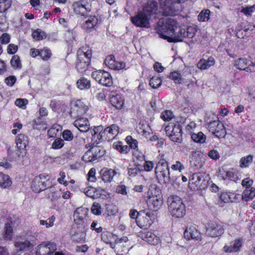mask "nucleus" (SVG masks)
I'll return each instance as SVG.
<instances>
[{"label": "nucleus", "mask_w": 255, "mask_h": 255, "mask_svg": "<svg viewBox=\"0 0 255 255\" xmlns=\"http://www.w3.org/2000/svg\"><path fill=\"white\" fill-rule=\"evenodd\" d=\"M225 231L222 223L217 221H210L206 227V234L212 238L221 236Z\"/></svg>", "instance_id": "nucleus-6"}, {"label": "nucleus", "mask_w": 255, "mask_h": 255, "mask_svg": "<svg viewBox=\"0 0 255 255\" xmlns=\"http://www.w3.org/2000/svg\"><path fill=\"white\" fill-rule=\"evenodd\" d=\"M62 137L66 141H71L74 136L71 130L65 129L62 132Z\"/></svg>", "instance_id": "nucleus-57"}, {"label": "nucleus", "mask_w": 255, "mask_h": 255, "mask_svg": "<svg viewBox=\"0 0 255 255\" xmlns=\"http://www.w3.org/2000/svg\"><path fill=\"white\" fill-rule=\"evenodd\" d=\"M162 84V80L158 77H152L149 81L150 86L153 89L159 87Z\"/></svg>", "instance_id": "nucleus-45"}, {"label": "nucleus", "mask_w": 255, "mask_h": 255, "mask_svg": "<svg viewBox=\"0 0 255 255\" xmlns=\"http://www.w3.org/2000/svg\"><path fill=\"white\" fill-rule=\"evenodd\" d=\"M208 156L214 160L219 159L220 156L217 150L212 149L208 153Z\"/></svg>", "instance_id": "nucleus-64"}, {"label": "nucleus", "mask_w": 255, "mask_h": 255, "mask_svg": "<svg viewBox=\"0 0 255 255\" xmlns=\"http://www.w3.org/2000/svg\"><path fill=\"white\" fill-rule=\"evenodd\" d=\"M87 107L81 101H77L71 107L70 115L71 117L76 118L83 115L87 111Z\"/></svg>", "instance_id": "nucleus-16"}, {"label": "nucleus", "mask_w": 255, "mask_h": 255, "mask_svg": "<svg viewBox=\"0 0 255 255\" xmlns=\"http://www.w3.org/2000/svg\"><path fill=\"white\" fill-rule=\"evenodd\" d=\"M51 55L52 53L49 49L44 48L40 50L39 56L43 60L47 61L50 58Z\"/></svg>", "instance_id": "nucleus-44"}, {"label": "nucleus", "mask_w": 255, "mask_h": 255, "mask_svg": "<svg viewBox=\"0 0 255 255\" xmlns=\"http://www.w3.org/2000/svg\"><path fill=\"white\" fill-rule=\"evenodd\" d=\"M91 151H93L94 154V157L96 160L101 157L104 155L105 151L102 149L100 146H96V145L91 148Z\"/></svg>", "instance_id": "nucleus-39"}, {"label": "nucleus", "mask_w": 255, "mask_h": 255, "mask_svg": "<svg viewBox=\"0 0 255 255\" xmlns=\"http://www.w3.org/2000/svg\"><path fill=\"white\" fill-rule=\"evenodd\" d=\"M255 10V4L252 6L244 7L241 10V12L244 13L246 15H251Z\"/></svg>", "instance_id": "nucleus-56"}, {"label": "nucleus", "mask_w": 255, "mask_h": 255, "mask_svg": "<svg viewBox=\"0 0 255 255\" xmlns=\"http://www.w3.org/2000/svg\"><path fill=\"white\" fill-rule=\"evenodd\" d=\"M253 156L251 154L242 157L239 162L240 166L242 168L249 167L253 162Z\"/></svg>", "instance_id": "nucleus-35"}, {"label": "nucleus", "mask_w": 255, "mask_h": 255, "mask_svg": "<svg viewBox=\"0 0 255 255\" xmlns=\"http://www.w3.org/2000/svg\"><path fill=\"white\" fill-rule=\"evenodd\" d=\"M92 77L99 84L106 86L110 87L113 84V80L111 74L103 70L96 71L92 73Z\"/></svg>", "instance_id": "nucleus-8"}, {"label": "nucleus", "mask_w": 255, "mask_h": 255, "mask_svg": "<svg viewBox=\"0 0 255 255\" xmlns=\"http://www.w3.org/2000/svg\"><path fill=\"white\" fill-rule=\"evenodd\" d=\"M48 176V175L40 174L39 176L35 177L32 181L31 187L32 191L38 193L44 190L46 188L47 184L43 180L46 179V177Z\"/></svg>", "instance_id": "nucleus-15"}, {"label": "nucleus", "mask_w": 255, "mask_h": 255, "mask_svg": "<svg viewBox=\"0 0 255 255\" xmlns=\"http://www.w3.org/2000/svg\"><path fill=\"white\" fill-rule=\"evenodd\" d=\"M10 36L7 33H3L0 36V42L2 44H7L10 42Z\"/></svg>", "instance_id": "nucleus-59"}, {"label": "nucleus", "mask_w": 255, "mask_h": 255, "mask_svg": "<svg viewBox=\"0 0 255 255\" xmlns=\"http://www.w3.org/2000/svg\"><path fill=\"white\" fill-rule=\"evenodd\" d=\"M158 7V3L156 0H149L143 7L142 11L146 14L148 15L150 18L152 17L156 18L157 15H160L161 13Z\"/></svg>", "instance_id": "nucleus-12"}, {"label": "nucleus", "mask_w": 255, "mask_h": 255, "mask_svg": "<svg viewBox=\"0 0 255 255\" xmlns=\"http://www.w3.org/2000/svg\"><path fill=\"white\" fill-rule=\"evenodd\" d=\"M218 176L224 180H229L236 183L240 180L241 177L238 171L234 168H231L228 171L224 170V168L219 169Z\"/></svg>", "instance_id": "nucleus-11"}, {"label": "nucleus", "mask_w": 255, "mask_h": 255, "mask_svg": "<svg viewBox=\"0 0 255 255\" xmlns=\"http://www.w3.org/2000/svg\"><path fill=\"white\" fill-rule=\"evenodd\" d=\"M10 64L11 66L15 69H21L22 67L19 56L17 55L12 56L10 60Z\"/></svg>", "instance_id": "nucleus-43"}, {"label": "nucleus", "mask_w": 255, "mask_h": 255, "mask_svg": "<svg viewBox=\"0 0 255 255\" xmlns=\"http://www.w3.org/2000/svg\"><path fill=\"white\" fill-rule=\"evenodd\" d=\"M142 212H138L135 209H131L129 215L131 219L137 220L141 216Z\"/></svg>", "instance_id": "nucleus-63"}, {"label": "nucleus", "mask_w": 255, "mask_h": 255, "mask_svg": "<svg viewBox=\"0 0 255 255\" xmlns=\"http://www.w3.org/2000/svg\"><path fill=\"white\" fill-rule=\"evenodd\" d=\"M235 66L241 70L247 72H255V63L248 60L246 58H240L235 63Z\"/></svg>", "instance_id": "nucleus-14"}, {"label": "nucleus", "mask_w": 255, "mask_h": 255, "mask_svg": "<svg viewBox=\"0 0 255 255\" xmlns=\"http://www.w3.org/2000/svg\"><path fill=\"white\" fill-rule=\"evenodd\" d=\"M28 137L23 134H19L16 139V144L20 150H24L28 144Z\"/></svg>", "instance_id": "nucleus-28"}, {"label": "nucleus", "mask_w": 255, "mask_h": 255, "mask_svg": "<svg viewBox=\"0 0 255 255\" xmlns=\"http://www.w3.org/2000/svg\"><path fill=\"white\" fill-rule=\"evenodd\" d=\"M110 102L114 107L121 109L124 105V99L121 94L112 92L110 95Z\"/></svg>", "instance_id": "nucleus-21"}, {"label": "nucleus", "mask_w": 255, "mask_h": 255, "mask_svg": "<svg viewBox=\"0 0 255 255\" xmlns=\"http://www.w3.org/2000/svg\"><path fill=\"white\" fill-rule=\"evenodd\" d=\"M11 0H0V13L5 12L11 5Z\"/></svg>", "instance_id": "nucleus-42"}, {"label": "nucleus", "mask_w": 255, "mask_h": 255, "mask_svg": "<svg viewBox=\"0 0 255 255\" xmlns=\"http://www.w3.org/2000/svg\"><path fill=\"white\" fill-rule=\"evenodd\" d=\"M173 117L172 112L169 110H166L162 113L161 114V118L164 121H169L171 120Z\"/></svg>", "instance_id": "nucleus-54"}, {"label": "nucleus", "mask_w": 255, "mask_h": 255, "mask_svg": "<svg viewBox=\"0 0 255 255\" xmlns=\"http://www.w3.org/2000/svg\"><path fill=\"white\" fill-rule=\"evenodd\" d=\"M105 63L111 69L115 68V67H114V66L117 63V61H116L114 55H110L107 56L105 60Z\"/></svg>", "instance_id": "nucleus-48"}, {"label": "nucleus", "mask_w": 255, "mask_h": 255, "mask_svg": "<svg viewBox=\"0 0 255 255\" xmlns=\"http://www.w3.org/2000/svg\"><path fill=\"white\" fill-rule=\"evenodd\" d=\"M215 64V58L212 56H210L207 59L205 58L200 59L197 63V67L203 70L209 69L210 67L214 65Z\"/></svg>", "instance_id": "nucleus-25"}, {"label": "nucleus", "mask_w": 255, "mask_h": 255, "mask_svg": "<svg viewBox=\"0 0 255 255\" xmlns=\"http://www.w3.org/2000/svg\"><path fill=\"white\" fill-rule=\"evenodd\" d=\"M153 219V214L150 212H147L144 216H140L136 220L137 225L140 228H147L149 227L152 224V219Z\"/></svg>", "instance_id": "nucleus-17"}, {"label": "nucleus", "mask_w": 255, "mask_h": 255, "mask_svg": "<svg viewBox=\"0 0 255 255\" xmlns=\"http://www.w3.org/2000/svg\"><path fill=\"white\" fill-rule=\"evenodd\" d=\"M184 237L188 240L194 239L201 240V235L200 232L196 229L195 225H190L186 227L184 233Z\"/></svg>", "instance_id": "nucleus-19"}, {"label": "nucleus", "mask_w": 255, "mask_h": 255, "mask_svg": "<svg viewBox=\"0 0 255 255\" xmlns=\"http://www.w3.org/2000/svg\"><path fill=\"white\" fill-rule=\"evenodd\" d=\"M167 203L168 209L172 217L181 218L185 215V206L180 197L176 195L168 197Z\"/></svg>", "instance_id": "nucleus-2"}, {"label": "nucleus", "mask_w": 255, "mask_h": 255, "mask_svg": "<svg viewBox=\"0 0 255 255\" xmlns=\"http://www.w3.org/2000/svg\"><path fill=\"white\" fill-rule=\"evenodd\" d=\"M36 255H52L50 254V249H49L46 245H40L39 246V249L36 252Z\"/></svg>", "instance_id": "nucleus-47"}, {"label": "nucleus", "mask_w": 255, "mask_h": 255, "mask_svg": "<svg viewBox=\"0 0 255 255\" xmlns=\"http://www.w3.org/2000/svg\"><path fill=\"white\" fill-rule=\"evenodd\" d=\"M13 224V223L11 220V218L8 219L7 222L5 223L4 235V238L7 240H10L12 238Z\"/></svg>", "instance_id": "nucleus-29"}, {"label": "nucleus", "mask_w": 255, "mask_h": 255, "mask_svg": "<svg viewBox=\"0 0 255 255\" xmlns=\"http://www.w3.org/2000/svg\"><path fill=\"white\" fill-rule=\"evenodd\" d=\"M102 207L101 205L97 202H94L91 207L92 213L96 215H99L102 214Z\"/></svg>", "instance_id": "nucleus-53"}, {"label": "nucleus", "mask_w": 255, "mask_h": 255, "mask_svg": "<svg viewBox=\"0 0 255 255\" xmlns=\"http://www.w3.org/2000/svg\"><path fill=\"white\" fill-rule=\"evenodd\" d=\"M50 106L53 111L60 113L61 112L64 108V104L61 101H57L55 100L51 101Z\"/></svg>", "instance_id": "nucleus-36"}, {"label": "nucleus", "mask_w": 255, "mask_h": 255, "mask_svg": "<svg viewBox=\"0 0 255 255\" xmlns=\"http://www.w3.org/2000/svg\"><path fill=\"white\" fill-rule=\"evenodd\" d=\"M208 128L209 131L218 138L224 137L226 134L224 125L218 120L210 122Z\"/></svg>", "instance_id": "nucleus-10"}, {"label": "nucleus", "mask_w": 255, "mask_h": 255, "mask_svg": "<svg viewBox=\"0 0 255 255\" xmlns=\"http://www.w3.org/2000/svg\"><path fill=\"white\" fill-rule=\"evenodd\" d=\"M82 158L86 162H92L96 160V159L94 157L93 152L91 151V148L85 153Z\"/></svg>", "instance_id": "nucleus-49"}, {"label": "nucleus", "mask_w": 255, "mask_h": 255, "mask_svg": "<svg viewBox=\"0 0 255 255\" xmlns=\"http://www.w3.org/2000/svg\"><path fill=\"white\" fill-rule=\"evenodd\" d=\"M149 16L142 11H139L134 16L130 17L131 22L136 26L148 28L150 27Z\"/></svg>", "instance_id": "nucleus-9"}, {"label": "nucleus", "mask_w": 255, "mask_h": 255, "mask_svg": "<svg viewBox=\"0 0 255 255\" xmlns=\"http://www.w3.org/2000/svg\"><path fill=\"white\" fill-rule=\"evenodd\" d=\"M142 171L143 169H140L138 166H134L128 168V174L129 176L134 177Z\"/></svg>", "instance_id": "nucleus-52"}, {"label": "nucleus", "mask_w": 255, "mask_h": 255, "mask_svg": "<svg viewBox=\"0 0 255 255\" xmlns=\"http://www.w3.org/2000/svg\"><path fill=\"white\" fill-rule=\"evenodd\" d=\"M156 177L165 184H168L171 181L169 167L167 161L164 159H160L156 164L155 168Z\"/></svg>", "instance_id": "nucleus-3"}, {"label": "nucleus", "mask_w": 255, "mask_h": 255, "mask_svg": "<svg viewBox=\"0 0 255 255\" xmlns=\"http://www.w3.org/2000/svg\"><path fill=\"white\" fill-rule=\"evenodd\" d=\"M156 28L160 37L169 42L182 41L186 38H192L196 32L193 26L181 28L173 18L166 19L165 21H159Z\"/></svg>", "instance_id": "nucleus-1"}, {"label": "nucleus", "mask_w": 255, "mask_h": 255, "mask_svg": "<svg viewBox=\"0 0 255 255\" xmlns=\"http://www.w3.org/2000/svg\"><path fill=\"white\" fill-rule=\"evenodd\" d=\"M77 87L81 90L89 89L91 87V82L83 77L79 79L76 83Z\"/></svg>", "instance_id": "nucleus-32"}, {"label": "nucleus", "mask_w": 255, "mask_h": 255, "mask_svg": "<svg viewBox=\"0 0 255 255\" xmlns=\"http://www.w3.org/2000/svg\"><path fill=\"white\" fill-rule=\"evenodd\" d=\"M191 137L194 141L199 143H204L206 138V135L201 131L198 132L197 133H191Z\"/></svg>", "instance_id": "nucleus-37"}, {"label": "nucleus", "mask_w": 255, "mask_h": 255, "mask_svg": "<svg viewBox=\"0 0 255 255\" xmlns=\"http://www.w3.org/2000/svg\"><path fill=\"white\" fill-rule=\"evenodd\" d=\"M16 81V78L14 76H9L5 79L4 82L7 85L12 87Z\"/></svg>", "instance_id": "nucleus-62"}, {"label": "nucleus", "mask_w": 255, "mask_h": 255, "mask_svg": "<svg viewBox=\"0 0 255 255\" xmlns=\"http://www.w3.org/2000/svg\"><path fill=\"white\" fill-rule=\"evenodd\" d=\"M169 78L172 80L176 84H181L183 82V78L180 73L177 71H173L170 73Z\"/></svg>", "instance_id": "nucleus-40"}, {"label": "nucleus", "mask_w": 255, "mask_h": 255, "mask_svg": "<svg viewBox=\"0 0 255 255\" xmlns=\"http://www.w3.org/2000/svg\"><path fill=\"white\" fill-rule=\"evenodd\" d=\"M96 169L95 168H92L90 169L87 176L88 181L89 182H95L96 181Z\"/></svg>", "instance_id": "nucleus-55"}, {"label": "nucleus", "mask_w": 255, "mask_h": 255, "mask_svg": "<svg viewBox=\"0 0 255 255\" xmlns=\"http://www.w3.org/2000/svg\"><path fill=\"white\" fill-rule=\"evenodd\" d=\"M73 125L81 132H87L89 129V122L87 118H79L74 122Z\"/></svg>", "instance_id": "nucleus-23"}, {"label": "nucleus", "mask_w": 255, "mask_h": 255, "mask_svg": "<svg viewBox=\"0 0 255 255\" xmlns=\"http://www.w3.org/2000/svg\"><path fill=\"white\" fill-rule=\"evenodd\" d=\"M72 7L74 12L76 15L83 17L84 18L87 19L88 12L91 9L86 7L85 5L82 4L80 2H75L72 4Z\"/></svg>", "instance_id": "nucleus-20"}, {"label": "nucleus", "mask_w": 255, "mask_h": 255, "mask_svg": "<svg viewBox=\"0 0 255 255\" xmlns=\"http://www.w3.org/2000/svg\"><path fill=\"white\" fill-rule=\"evenodd\" d=\"M253 180L250 178H246L243 179L242 181V185L246 189H250L251 186L253 185Z\"/></svg>", "instance_id": "nucleus-60"}, {"label": "nucleus", "mask_w": 255, "mask_h": 255, "mask_svg": "<svg viewBox=\"0 0 255 255\" xmlns=\"http://www.w3.org/2000/svg\"><path fill=\"white\" fill-rule=\"evenodd\" d=\"M11 181L9 177L2 173H0V186L6 188L11 185Z\"/></svg>", "instance_id": "nucleus-34"}, {"label": "nucleus", "mask_w": 255, "mask_h": 255, "mask_svg": "<svg viewBox=\"0 0 255 255\" xmlns=\"http://www.w3.org/2000/svg\"><path fill=\"white\" fill-rule=\"evenodd\" d=\"M84 192L86 196L93 199L97 198L98 196V193L96 191V189L91 186L85 188Z\"/></svg>", "instance_id": "nucleus-46"}, {"label": "nucleus", "mask_w": 255, "mask_h": 255, "mask_svg": "<svg viewBox=\"0 0 255 255\" xmlns=\"http://www.w3.org/2000/svg\"><path fill=\"white\" fill-rule=\"evenodd\" d=\"M166 134L174 142L181 143L182 141V127L180 124H170L165 128Z\"/></svg>", "instance_id": "nucleus-5"}, {"label": "nucleus", "mask_w": 255, "mask_h": 255, "mask_svg": "<svg viewBox=\"0 0 255 255\" xmlns=\"http://www.w3.org/2000/svg\"><path fill=\"white\" fill-rule=\"evenodd\" d=\"M255 196V189L251 188L250 189H246L242 193V200L247 202L252 200Z\"/></svg>", "instance_id": "nucleus-33"}, {"label": "nucleus", "mask_w": 255, "mask_h": 255, "mask_svg": "<svg viewBox=\"0 0 255 255\" xmlns=\"http://www.w3.org/2000/svg\"><path fill=\"white\" fill-rule=\"evenodd\" d=\"M92 51L88 49L86 51L82 49H79L77 51V59L76 68L79 72L85 71L91 61Z\"/></svg>", "instance_id": "nucleus-4"}, {"label": "nucleus", "mask_w": 255, "mask_h": 255, "mask_svg": "<svg viewBox=\"0 0 255 255\" xmlns=\"http://www.w3.org/2000/svg\"><path fill=\"white\" fill-rule=\"evenodd\" d=\"M88 209L86 208L80 207L77 208L74 213V220L75 224L82 225L84 220L88 214Z\"/></svg>", "instance_id": "nucleus-18"}, {"label": "nucleus", "mask_w": 255, "mask_h": 255, "mask_svg": "<svg viewBox=\"0 0 255 255\" xmlns=\"http://www.w3.org/2000/svg\"><path fill=\"white\" fill-rule=\"evenodd\" d=\"M102 179L105 182H110L116 174V172L112 169L102 170Z\"/></svg>", "instance_id": "nucleus-30"}, {"label": "nucleus", "mask_w": 255, "mask_h": 255, "mask_svg": "<svg viewBox=\"0 0 255 255\" xmlns=\"http://www.w3.org/2000/svg\"><path fill=\"white\" fill-rule=\"evenodd\" d=\"M139 237L150 245H154L158 243V238L151 232H140Z\"/></svg>", "instance_id": "nucleus-24"}, {"label": "nucleus", "mask_w": 255, "mask_h": 255, "mask_svg": "<svg viewBox=\"0 0 255 255\" xmlns=\"http://www.w3.org/2000/svg\"><path fill=\"white\" fill-rule=\"evenodd\" d=\"M126 141L127 143L129 145V148L132 149H135L137 147V141L133 139L131 136H127L126 138Z\"/></svg>", "instance_id": "nucleus-50"}, {"label": "nucleus", "mask_w": 255, "mask_h": 255, "mask_svg": "<svg viewBox=\"0 0 255 255\" xmlns=\"http://www.w3.org/2000/svg\"><path fill=\"white\" fill-rule=\"evenodd\" d=\"M163 204V199L160 196H153L150 197L148 201L149 207L153 211H157Z\"/></svg>", "instance_id": "nucleus-22"}, {"label": "nucleus", "mask_w": 255, "mask_h": 255, "mask_svg": "<svg viewBox=\"0 0 255 255\" xmlns=\"http://www.w3.org/2000/svg\"><path fill=\"white\" fill-rule=\"evenodd\" d=\"M191 163L197 168H201L203 165L201 159L198 156L193 158Z\"/></svg>", "instance_id": "nucleus-61"}, {"label": "nucleus", "mask_w": 255, "mask_h": 255, "mask_svg": "<svg viewBox=\"0 0 255 255\" xmlns=\"http://www.w3.org/2000/svg\"><path fill=\"white\" fill-rule=\"evenodd\" d=\"M28 104V101L24 99H17L15 101V105L21 109H24Z\"/></svg>", "instance_id": "nucleus-58"}, {"label": "nucleus", "mask_w": 255, "mask_h": 255, "mask_svg": "<svg viewBox=\"0 0 255 255\" xmlns=\"http://www.w3.org/2000/svg\"><path fill=\"white\" fill-rule=\"evenodd\" d=\"M106 128L103 129V127L99 126L94 129V134L92 135V141L93 144L97 145L100 141L111 140L108 137Z\"/></svg>", "instance_id": "nucleus-13"}, {"label": "nucleus", "mask_w": 255, "mask_h": 255, "mask_svg": "<svg viewBox=\"0 0 255 255\" xmlns=\"http://www.w3.org/2000/svg\"><path fill=\"white\" fill-rule=\"evenodd\" d=\"M33 38L36 40H40L46 38V33L40 29H37L32 34Z\"/></svg>", "instance_id": "nucleus-41"}, {"label": "nucleus", "mask_w": 255, "mask_h": 255, "mask_svg": "<svg viewBox=\"0 0 255 255\" xmlns=\"http://www.w3.org/2000/svg\"><path fill=\"white\" fill-rule=\"evenodd\" d=\"M188 185L192 190L204 189L206 185L204 175L199 172L193 174L189 179Z\"/></svg>", "instance_id": "nucleus-7"}, {"label": "nucleus", "mask_w": 255, "mask_h": 255, "mask_svg": "<svg viewBox=\"0 0 255 255\" xmlns=\"http://www.w3.org/2000/svg\"><path fill=\"white\" fill-rule=\"evenodd\" d=\"M108 137L110 140L113 139L119 133V128L116 124H113L111 126L106 128Z\"/></svg>", "instance_id": "nucleus-31"}, {"label": "nucleus", "mask_w": 255, "mask_h": 255, "mask_svg": "<svg viewBox=\"0 0 255 255\" xmlns=\"http://www.w3.org/2000/svg\"><path fill=\"white\" fill-rule=\"evenodd\" d=\"M210 10L208 9L201 10L198 15V20L200 22H206L208 21L210 19Z\"/></svg>", "instance_id": "nucleus-38"}, {"label": "nucleus", "mask_w": 255, "mask_h": 255, "mask_svg": "<svg viewBox=\"0 0 255 255\" xmlns=\"http://www.w3.org/2000/svg\"><path fill=\"white\" fill-rule=\"evenodd\" d=\"M14 246L18 251H26L32 249L33 245L28 240L18 241L14 243Z\"/></svg>", "instance_id": "nucleus-27"}, {"label": "nucleus", "mask_w": 255, "mask_h": 255, "mask_svg": "<svg viewBox=\"0 0 255 255\" xmlns=\"http://www.w3.org/2000/svg\"><path fill=\"white\" fill-rule=\"evenodd\" d=\"M64 145V140L61 138H56L52 144V148L54 149H59L61 148Z\"/></svg>", "instance_id": "nucleus-51"}, {"label": "nucleus", "mask_w": 255, "mask_h": 255, "mask_svg": "<svg viewBox=\"0 0 255 255\" xmlns=\"http://www.w3.org/2000/svg\"><path fill=\"white\" fill-rule=\"evenodd\" d=\"M87 18V19L81 24V26L86 30L93 29L98 23V18L95 16L89 14H88Z\"/></svg>", "instance_id": "nucleus-26"}]
</instances>
